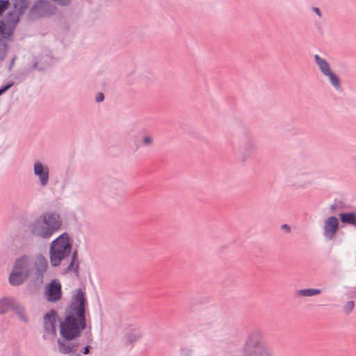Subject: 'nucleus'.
Returning <instances> with one entry per match:
<instances>
[{"mask_svg": "<svg viewBox=\"0 0 356 356\" xmlns=\"http://www.w3.org/2000/svg\"><path fill=\"white\" fill-rule=\"evenodd\" d=\"M314 60L323 75H325L332 70L328 62L325 58H321L319 55H314Z\"/></svg>", "mask_w": 356, "mask_h": 356, "instance_id": "15", "label": "nucleus"}, {"mask_svg": "<svg viewBox=\"0 0 356 356\" xmlns=\"http://www.w3.org/2000/svg\"><path fill=\"white\" fill-rule=\"evenodd\" d=\"M281 228H282V229H283L284 231H285L287 233H289L291 232V227L287 224H283L281 226Z\"/></svg>", "mask_w": 356, "mask_h": 356, "instance_id": "36", "label": "nucleus"}, {"mask_svg": "<svg viewBox=\"0 0 356 356\" xmlns=\"http://www.w3.org/2000/svg\"><path fill=\"white\" fill-rule=\"evenodd\" d=\"M44 293L49 302H56L58 301L62 296L60 283L56 280H53L47 285Z\"/></svg>", "mask_w": 356, "mask_h": 356, "instance_id": "9", "label": "nucleus"}, {"mask_svg": "<svg viewBox=\"0 0 356 356\" xmlns=\"http://www.w3.org/2000/svg\"><path fill=\"white\" fill-rule=\"evenodd\" d=\"M264 333L260 329L250 331L240 351V356H275L273 348L263 343Z\"/></svg>", "mask_w": 356, "mask_h": 356, "instance_id": "3", "label": "nucleus"}, {"mask_svg": "<svg viewBox=\"0 0 356 356\" xmlns=\"http://www.w3.org/2000/svg\"><path fill=\"white\" fill-rule=\"evenodd\" d=\"M17 316L22 321L25 323L28 322V318L26 316L25 311Z\"/></svg>", "mask_w": 356, "mask_h": 356, "instance_id": "33", "label": "nucleus"}, {"mask_svg": "<svg viewBox=\"0 0 356 356\" xmlns=\"http://www.w3.org/2000/svg\"><path fill=\"white\" fill-rule=\"evenodd\" d=\"M16 58V56H14V58H13V59L11 60L10 63V65L8 66V70L10 71L13 68V66L14 65V63H15V60Z\"/></svg>", "mask_w": 356, "mask_h": 356, "instance_id": "39", "label": "nucleus"}, {"mask_svg": "<svg viewBox=\"0 0 356 356\" xmlns=\"http://www.w3.org/2000/svg\"><path fill=\"white\" fill-rule=\"evenodd\" d=\"M355 307V302L353 300H349L343 306V312L345 314L348 315L349 314Z\"/></svg>", "mask_w": 356, "mask_h": 356, "instance_id": "24", "label": "nucleus"}, {"mask_svg": "<svg viewBox=\"0 0 356 356\" xmlns=\"http://www.w3.org/2000/svg\"><path fill=\"white\" fill-rule=\"evenodd\" d=\"M48 267V262L44 256L42 254H38L34 262V269L35 270V276L34 282L35 284L40 285L43 282L44 275Z\"/></svg>", "mask_w": 356, "mask_h": 356, "instance_id": "7", "label": "nucleus"}, {"mask_svg": "<svg viewBox=\"0 0 356 356\" xmlns=\"http://www.w3.org/2000/svg\"><path fill=\"white\" fill-rule=\"evenodd\" d=\"M334 201H335V203H337V209H344L346 208V204L343 201L337 200V199H335Z\"/></svg>", "mask_w": 356, "mask_h": 356, "instance_id": "31", "label": "nucleus"}, {"mask_svg": "<svg viewBox=\"0 0 356 356\" xmlns=\"http://www.w3.org/2000/svg\"><path fill=\"white\" fill-rule=\"evenodd\" d=\"M330 209L331 210L332 213H335V211L337 209V203H335L334 200V204L330 205Z\"/></svg>", "mask_w": 356, "mask_h": 356, "instance_id": "37", "label": "nucleus"}, {"mask_svg": "<svg viewBox=\"0 0 356 356\" xmlns=\"http://www.w3.org/2000/svg\"><path fill=\"white\" fill-rule=\"evenodd\" d=\"M31 3V0H13V6L17 10L19 15H23Z\"/></svg>", "mask_w": 356, "mask_h": 356, "instance_id": "17", "label": "nucleus"}, {"mask_svg": "<svg viewBox=\"0 0 356 356\" xmlns=\"http://www.w3.org/2000/svg\"><path fill=\"white\" fill-rule=\"evenodd\" d=\"M104 99V95L102 92H98L95 97V101L97 103H100L103 102Z\"/></svg>", "mask_w": 356, "mask_h": 356, "instance_id": "32", "label": "nucleus"}, {"mask_svg": "<svg viewBox=\"0 0 356 356\" xmlns=\"http://www.w3.org/2000/svg\"><path fill=\"white\" fill-rule=\"evenodd\" d=\"M15 85V83L14 81H9L6 84H4L0 87V91L3 94H4L6 92H7L10 88H11Z\"/></svg>", "mask_w": 356, "mask_h": 356, "instance_id": "27", "label": "nucleus"}, {"mask_svg": "<svg viewBox=\"0 0 356 356\" xmlns=\"http://www.w3.org/2000/svg\"><path fill=\"white\" fill-rule=\"evenodd\" d=\"M33 174L39 179L42 187H45L49 182V168L40 161L33 164Z\"/></svg>", "mask_w": 356, "mask_h": 356, "instance_id": "8", "label": "nucleus"}, {"mask_svg": "<svg viewBox=\"0 0 356 356\" xmlns=\"http://www.w3.org/2000/svg\"><path fill=\"white\" fill-rule=\"evenodd\" d=\"M14 305H15L13 307L12 310L14 311L17 315H19L25 311L24 307L17 301L15 300Z\"/></svg>", "mask_w": 356, "mask_h": 356, "instance_id": "26", "label": "nucleus"}, {"mask_svg": "<svg viewBox=\"0 0 356 356\" xmlns=\"http://www.w3.org/2000/svg\"><path fill=\"white\" fill-rule=\"evenodd\" d=\"M153 142V139L149 136H146L143 138L142 144L145 146H150Z\"/></svg>", "mask_w": 356, "mask_h": 356, "instance_id": "29", "label": "nucleus"}, {"mask_svg": "<svg viewBox=\"0 0 356 356\" xmlns=\"http://www.w3.org/2000/svg\"><path fill=\"white\" fill-rule=\"evenodd\" d=\"M142 337V333L139 330L133 329L129 330L124 336L127 345H131L137 341Z\"/></svg>", "mask_w": 356, "mask_h": 356, "instance_id": "16", "label": "nucleus"}, {"mask_svg": "<svg viewBox=\"0 0 356 356\" xmlns=\"http://www.w3.org/2000/svg\"><path fill=\"white\" fill-rule=\"evenodd\" d=\"M63 225L60 215L56 211H46L40 214L27 225L30 235L42 240H49Z\"/></svg>", "mask_w": 356, "mask_h": 356, "instance_id": "2", "label": "nucleus"}, {"mask_svg": "<svg viewBox=\"0 0 356 356\" xmlns=\"http://www.w3.org/2000/svg\"><path fill=\"white\" fill-rule=\"evenodd\" d=\"M28 277L29 275L27 273L24 274L21 272L12 270L10 273L8 280L11 286H17L24 283Z\"/></svg>", "mask_w": 356, "mask_h": 356, "instance_id": "12", "label": "nucleus"}, {"mask_svg": "<svg viewBox=\"0 0 356 356\" xmlns=\"http://www.w3.org/2000/svg\"><path fill=\"white\" fill-rule=\"evenodd\" d=\"M32 67H33V69H37V70H42V69H41V68H38V63H37V62H35V63L33 64Z\"/></svg>", "mask_w": 356, "mask_h": 356, "instance_id": "40", "label": "nucleus"}, {"mask_svg": "<svg viewBox=\"0 0 356 356\" xmlns=\"http://www.w3.org/2000/svg\"><path fill=\"white\" fill-rule=\"evenodd\" d=\"M2 95H3V93L0 91V96Z\"/></svg>", "mask_w": 356, "mask_h": 356, "instance_id": "42", "label": "nucleus"}, {"mask_svg": "<svg viewBox=\"0 0 356 356\" xmlns=\"http://www.w3.org/2000/svg\"><path fill=\"white\" fill-rule=\"evenodd\" d=\"M321 293L319 289H303L298 291L299 296L312 297L318 295Z\"/></svg>", "mask_w": 356, "mask_h": 356, "instance_id": "21", "label": "nucleus"}, {"mask_svg": "<svg viewBox=\"0 0 356 356\" xmlns=\"http://www.w3.org/2000/svg\"><path fill=\"white\" fill-rule=\"evenodd\" d=\"M9 49V44L3 40H0V58L1 60H3L7 54V52Z\"/></svg>", "mask_w": 356, "mask_h": 356, "instance_id": "23", "label": "nucleus"}, {"mask_svg": "<svg viewBox=\"0 0 356 356\" xmlns=\"http://www.w3.org/2000/svg\"><path fill=\"white\" fill-rule=\"evenodd\" d=\"M312 10L316 14L318 15L319 17H321L322 14H321V10L317 8V7H313L312 8Z\"/></svg>", "mask_w": 356, "mask_h": 356, "instance_id": "38", "label": "nucleus"}, {"mask_svg": "<svg viewBox=\"0 0 356 356\" xmlns=\"http://www.w3.org/2000/svg\"><path fill=\"white\" fill-rule=\"evenodd\" d=\"M57 317V312L56 310L51 309L50 312L46 313L44 316V333L56 335V318Z\"/></svg>", "mask_w": 356, "mask_h": 356, "instance_id": "10", "label": "nucleus"}, {"mask_svg": "<svg viewBox=\"0 0 356 356\" xmlns=\"http://www.w3.org/2000/svg\"><path fill=\"white\" fill-rule=\"evenodd\" d=\"M340 227V221L335 216L327 217L324 220L323 236L327 241L333 239Z\"/></svg>", "mask_w": 356, "mask_h": 356, "instance_id": "6", "label": "nucleus"}, {"mask_svg": "<svg viewBox=\"0 0 356 356\" xmlns=\"http://www.w3.org/2000/svg\"><path fill=\"white\" fill-rule=\"evenodd\" d=\"M29 257L27 255H23L17 258L14 264L13 270L16 272H21L22 273H27L29 276Z\"/></svg>", "mask_w": 356, "mask_h": 356, "instance_id": "11", "label": "nucleus"}, {"mask_svg": "<svg viewBox=\"0 0 356 356\" xmlns=\"http://www.w3.org/2000/svg\"><path fill=\"white\" fill-rule=\"evenodd\" d=\"M10 3L9 0H0V16H2L6 9L9 8Z\"/></svg>", "mask_w": 356, "mask_h": 356, "instance_id": "25", "label": "nucleus"}, {"mask_svg": "<svg viewBox=\"0 0 356 356\" xmlns=\"http://www.w3.org/2000/svg\"><path fill=\"white\" fill-rule=\"evenodd\" d=\"M90 349H91V346L89 345H87L83 348V349L82 350V353L84 355H88L90 353Z\"/></svg>", "mask_w": 356, "mask_h": 356, "instance_id": "35", "label": "nucleus"}, {"mask_svg": "<svg viewBox=\"0 0 356 356\" xmlns=\"http://www.w3.org/2000/svg\"><path fill=\"white\" fill-rule=\"evenodd\" d=\"M2 95H3V93L0 91V96Z\"/></svg>", "mask_w": 356, "mask_h": 356, "instance_id": "43", "label": "nucleus"}, {"mask_svg": "<svg viewBox=\"0 0 356 356\" xmlns=\"http://www.w3.org/2000/svg\"><path fill=\"white\" fill-rule=\"evenodd\" d=\"M57 8L47 0H38L35 1L28 13V17L31 20H36L41 17L54 15Z\"/></svg>", "mask_w": 356, "mask_h": 356, "instance_id": "4", "label": "nucleus"}, {"mask_svg": "<svg viewBox=\"0 0 356 356\" xmlns=\"http://www.w3.org/2000/svg\"><path fill=\"white\" fill-rule=\"evenodd\" d=\"M52 2L61 7H67L71 5L73 0H51Z\"/></svg>", "mask_w": 356, "mask_h": 356, "instance_id": "28", "label": "nucleus"}, {"mask_svg": "<svg viewBox=\"0 0 356 356\" xmlns=\"http://www.w3.org/2000/svg\"><path fill=\"white\" fill-rule=\"evenodd\" d=\"M42 338H43L44 339H47V337H46V336H45V334H44L42 335Z\"/></svg>", "mask_w": 356, "mask_h": 356, "instance_id": "41", "label": "nucleus"}, {"mask_svg": "<svg viewBox=\"0 0 356 356\" xmlns=\"http://www.w3.org/2000/svg\"><path fill=\"white\" fill-rule=\"evenodd\" d=\"M15 29V27H14L13 26H8L2 31L0 32V36L1 38V40H10V38L12 37Z\"/></svg>", "mask_w": 356, "mask_h": 356, "instance_id": "22", "label": "nucleus"}, {"mask_svg": "<svg viewBox=\"0 0 356 356\" xmlns=\"http://www.w3.org/2000/svg\"><path fill=\"white\" fill-rule=\"evenodd\" d=\"M339 221L344 224L356 227V212H341L338 214Z\"/></svg>", "mask_w": 356, "mask_h": 356, "instance_id": "13", "label": "nucleus"}, {"mask_svg": "<svg viewBox=\"0 0 356 356\" xmlns=\"http://www.w3.org/2000/svg\"><path fill=\"white\" fill-rule=\"evenodd\" d=\"M20 16L21 15H19V13H16L15 11H10L6 16V23L8 26H13L14 27H16L17 24L19 22Z\"/></svg>", "mask_w": 356, "mask_h": 356, "instance_id": "20", "label": "nucleus"}, {"mask_svg": "<svg viewBox=\"0 0 356 356\" xmlns=\"http://www.w3.org/2000/svg\"><path fill=\"white\" fill-rule=\"evenodd\" d=\"M73 241L68 233L64 232L53 240L49 246L50 264L53 267L59 266L62 261L71 255L70 262L65 269V273L72 271L79 277V262L78 250L72 251Z\"/></svg>", "mask_w": 356, "mask_h": 356, "instance_id": "1", "label": "nucleus"}, {"mask_svg": "<svg viewBox=\"0 0 356 356\" xmlns=\"http://www.w3.org/2000/svg\"><path fill=\"white\" fill-rule=\"evenodd\" d=\"M241 127H243L244 135V144L243 152L241 153V160L243 162H245L250 158L256 155L257 153V148L255 140L249 129L245 128L243 123H241Z\"/></svg>", "mask_w": 356, "mask_h": 356, "instance_id": "5", "label": "nucleus"}, {"mask_svg": "<svg viewBox=\"0 0 356 356\" xmlns=\"http://www.w3.org/2000/svg\"><path fill=\"white\" fill-rule=\"evenodd\" d=\"M15 300L12 297H3L0 299V314H4L13 309Z\"/></svg>", "mask_w": 356, "mask_h": 356, "instance_id": "14", "label": "nucleus"}, {"mask_svg": "<svg viewBox=\"0 0 356 356\" xmlns=\"http://www.w3.org/2000/svg\"><path fill=\"white\" fill-rule=\"evenodd\" d=\"M7 24L6 21L5 22L3 19L0 20V32L7 27Z\"/></svg>", "mask_w": 356, "mask_h": 356, "instance_id": "34", "label": "nucleus"}, {"mask_svg": "<svg viewBox=\"0 0 356 356\" xmlns=\"http://www.w3.org/2000/svg\"><path fill=\"white\" fill-rule=\"evenodd\" d=\"M328 77L330 84L337 90H341V81L338 75L332 70L325 75Z\"/></svg>", "mask_w": 356, "mask_h": 356, "instance_id": "19", "label": "nucleus"}, {"mask_svg": "<svg viewBox=\"0 0 356 356\" xmlns=\"http://www.w3.org/2000/svg\"><path fill=\"white\" fill-rule=\"evenodd\" d=\"M29 72L30 70L29 69L19 70L10 76L15 80L13 81L15 83V85H17L26 79Z\"/></svg>", "mask_w": 356, "mask_h": 356, "instance_id": "18", "label": "nucleus"}, {"mask_svg": "<svg viewBox=\"0 0 356 356\" xmlns=\"http://www.w3.org/2000/svg\"><path fill=\"white\" fill-rule=\"evenodd\" d=\"M193 350L188 348H181L179 350V355L183 356H190L192 353Z\"/></svg>", "mask_w": 356, "mask_h": 356, "instance_id": "30", "label": "nucleus"}]
</instances>
